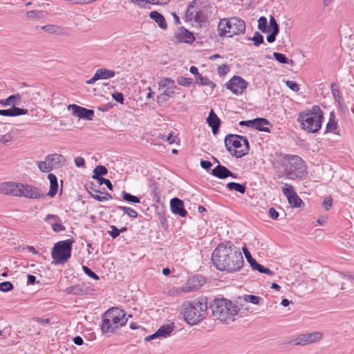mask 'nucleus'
I'll return each instance as SVG.
<instances>
[{"instance_id": "c85d7f7f", "label": "nucleus", "mask_w": 354, "mask_h": 354, "mask_svg": "<svg viewBox=\"0 0 354 354\" xmlns=\"http://www.w3.org/2000/svg\"><path fill=\"white\" fill-rule=\"evenodd\" d=\"M185 17L187 20L194 21L196 22L201 21V14L199 12L194 10V6L190 4L185 12Z\"/></svg>"}, {"instance_id": "9d476101", "label": "nucleus", "mask_w": 354, "mask_h": 354, "mask_svg": "<svg viewBox=\"0 0 354 354\" xmlns=\"http://www.w3.org/2000/svg\"><path fill=\"white\" fill-rule=\"evenodd\" d=\"M158 86L159 89L164 88V91L157 97L158 103L166 102L169 97H173L176 91L179 89L175 84L174 80L170 77H165L160 80Z\"/></svg>"}, {"instance_id": "3c124183", "label": "nucleus", "mask_w": 354, "mask_h": 354, "mask_svg": "<svg viewBox=\"0 0 354 354\" xmlns=\"http://www.w3.org/2000/svg\"><path fill=\"white\" fill-rule=\"evenodd\" d=\"M187 292L184 290V286L180 288H176L174 287L171 289H169L168 294L171 296H178L181 295V293Z\"/></svg>"}, {"instance_id": "aec40b11", "label": "nucleus", "mask_w": 354, "mask_h": 354, "mask_svg": "<svg viewBox=\"0 0 354 354\" xmlns=\"http://www.w3.org/2000/svg\"><path fill=\"white\" fill-rule=\"evenodd\" d=\"M170 208L171 212L182 217H185L187 214V212L184 207V203L178 198H173L170 201Z\"/></svg>"}, {"instance_id": "f257e3e1", "label": "nucleus", "mask_w": 354, "mask_h": 354, "mask_svg": "<svg viewBox=\"0 0 354 354\" xmlns=\"http://www.w3.org/2000/svg\"><path fill=\"white\" fill-rule=\"evenodd\" d=\"M212 262L220 271L234 272L243 267L244 259L239 248L227 241L219 243L214 250Z\"/></svg>"}, {"instance_id": "864d4df0", "label": "nucleus", "mask_w": 354, "mask_h": 354, "mask_svg": "<svg viewBox=\"0 0 354 354\" xmlns=\"http://www.w3.org/2000/svg\"><path fill=\"white\" fill-rule=\"evenodd\" d=\"M50 225L53 230L55 232H60L65 230V227L62 225V222L56 221L54 223H50Z\"/></svg>"}, {"instance_id": "412c9836", "label": "nucleus", "mask_w": 354, "mask_h": 354, "mask_svg": "<svg viewBox=\"0 0 354 354\" xmlns=\"http://www.w3.org/2000/svg\"><path fill=\"white\" fill-rule=\"evenodd\" d=\"M212 174L220 179H225L227 177L236 178V174L232 172L226 167L218 164L212 170Z\"/></svg>"}, {"instance_id": "1a4fd4ad", "label": "nucleus", "mask_w": 354, "mask_h": 354, "mask_svg": "<svg viewBox=\"0 0 354 354\" xmlns=\"http://www.w3.org/2000/svg\"><path fill=\"white\" fill-rule=\"evenodd\" d=\"M73 243V240L67 239L55 244L51 254L57 263H64L71 257Z\"/></svg>"}, {"instance_id": "e433bc0d", "label": "nucleus", "mask_w": 354, "mask_h": 354, "mask_svg": "<svg viewBox=\"0 0 354 354\" xmlns=\"http://www.w3.org/2000/svg\"><path fill=\"white\" fill-rule=\"evenodd\" d=\"M226 187L230 191H236L241 194L245 192L246 187L243 184H239L235 182H230L226 185Z\"/></svg>"}, {"instance_id": "6ab92c4d", "label": "nucleus", "mask_w": 354, "mask_h": 354, "mask_svg": "<svg viewBox=\"0 0 354 354\" xmlns=\"http://www.w3.org/2000/svg\"><path fill=\"white\" fill-rule=\"evenodd\" d=\"M174 323L163 325V326H160L156 333H154L153 334H152L151 335L146 337L145 340L149 341V340L153 339L156 337H166L171 334V333L174 330Z\"/></svg>"}, {"instance_id": "20e7f679", "label": "nucleus", "mask_w": 354, "mask_h": 354, "mask_svg": "<svg viewBox=\"0 0 354 354\" xmlns=\"http://www.w3.org/2000/svg\"><path fill=\"white\" fill-rule=\"evenodd\" d=\"M245 29L246 25L244 20L238 17H232L221 19L217 30L218 35L221 37H237V40L240 38L242 41L245 33Z\"/></svg>"}, {"instance_id": "f03ea898", "label": "nucleus", "mask_w": 354, "mask_h": 354, "mask_svg": "<svg viewBox=\"0 0 354 354\" xmlns=\"http://www.w3.org/2000/svg\"><path fill=\"white\" fill-rule=\"evenodd\" d=\"M207 310V301L201 297L192 301H185L181 306L180 314L189 325L197 324L205 317Z\"/></svg>"}, {"instance_id": "79ce46f5", "label": "nucleus", "mask_w": 354, "mask_h": 354, "mask_svg": "<svg viewBox=\"0 0 354 354\" xmlns=\"http://www.w3.org/2000/svg\"><path fill=\"white\" fill-rule=\"evenodd\" d=\"M330 89H331L333 97L334 100H335V102L340 103L341 94H340V91L339 90V88H338L337 84L335 82L331 83Z\"/></svg>"}, {"instance_id": "680f3d73", "label": "nucleus", "mask_w": 354, "mask_h": 354, "mask_svg": "<svg viewBox=\"0 0 354 354\" xmlns=\"http://www.w3.org/2000/svg\"><path fill=\"white\" fill-rule=\"evenodd\" d=\"M44 221L46 222H48L50 224L51 221H53L55 222L56 221H58V222H62V220L61 218L57 216V215H55V214H48L46 218H44Z\"/></svg>"}, {"instance_id": "052dcab7", "label": "nucleus", "mask_w": 354, "mask_h": 354, "mask_svg": "<svg viewBox=\"0 0 354 354\" xmlns=\"http://www.w3.org/2000/svg\"><path fill=\"white\" fill-rule=\"evenodd\" d=\"M230 71L229 66L227 64H222L217 68V72L219 75H224Z\"/></svg>"}, {"instance_id": "37998d69", "label": "nucleus", "mask_w": 354, "mask_h": 354, "mask_svg": "<svg viewBox=\"0 0 354 354\" xmlns=\"http://www.w3.org/2000/svg\"><path fill=\"white\" fill-rule=\"evenodd\" d=\"M37 165L38 168L41 172L48 173L52 171V167L49 165V162L45 158L44 161H37Z\"/></svg>"}, {"instance_id": "6e6552de", "label": "nucleus", "mask_w": 354, "mask_h": 354, "mask_svg": "<svg viewBox=\"0 0 354 354\" xmlns=\"http://www.w3.org/2000/svg\"><path fill=\"white\" fill-rule=\"evenodd\" d=\"M225 145L227 150L236 158L247 155L250 150L248 138L236 134L227 135L225 138Z\"/></svg>"}, {"instance_id": "0e129e2a", "label": "nucleus", "mask_w": 354, "mask_h": 354, "mask_svg": "<svg viewBox=\"0 0 354 354\" xmlns=\"http://www.w3.org/2000/svg\"><path fill=\"white\" fill-rule=\"evenodd\" d=\"M112 97L116 102L123 104L124 96L122 93L115 92L112 94Z\"/></svg>"}, {"instance_id": "0eeeda50", "label": "nucleus", "mask_w": 354, "mask_h": 354, "mask_svg": "<svg viewBox=\"0 0 354 354\" xmlns=\"http://www.w3.org/2000/svg\"><path fill=\"white\" fill-rule=\"evenodd\" d=\"M283 166L286 178L291 180L302 178L307 174L304 161L298 156L284 155Z\"/></svg>"}, {"instance_id": "bb28decb", "label": "nucleus", "mask_w": 354, "mask_h": 354, "mask_svg": "<svg viewBox=\"0 0 354 354\" xmlns=\"http://www.w3.org/2000/svg\"><path fill=\"white\" fill-rule=\"evenodd\" d=\"M65 292L73 295H84L88 293V289L84 284H76L66 288Z\"/></svg>"}, {"instance_id": "2eb2a0df", "label": "nucleus", "mask_w": 354, "mask_h": 354, "mask_svg": "<svg viewBox=\"0 0 354 354\" xmlns=\"http://www.w3.org/2000/svg\"><path fill=\"white\" fill-rule=\"evenodd\" d=\"M69 110H72L73 114L79 118H83L88 120L93 119L94 111L92 109H88L84 107L76 105L70 104L68 106Z\"/></svg>"}, {"instance_id": "774afa93", "label": "nucleus", "mask_w": 354, "mask_h": 354, "mask_svg": "<svg viewBox=\"0 0 354 354\" xmlns=\"http://www.w3.org/2000/svg\"><path fill=\"white\" fill-rule=\"evenodd\" d=\"M212 163L209 160H201V166L202 167V168L207 170V169H209L212 167Z\"/></svg>"}, {"instance_id": "f8f14e48", "label": "nucleus", "mask_w": 354, "mask_h": 354, "mask_svg": "<svg viewBox=\"0 0 354 354\" xmlns=\"http://www.w3.org/2000/svg\"><path fill=\"white\" fill-rule=\"evenodd\" d=\"M17 194L19 197L23 196L32 199L44 198L46 196L44 193L40 192L38 188L30 185L21 183L19 184L18 193Z\"/></svg>"}, {"instance_id": "a878e982", "label": "nucleus", "mask_w": 354, "mask_h": 354, "mask_svg": "<svg viewBox=\"0 0 354 354\" xmlns=\"http://www.w3.org/2000/svg\"><path fill=\"white\" fill-rule=\"evenodd\" d=\"M253 129L260 131H264L267 133L270 132L269 127L267 126H270L271 124L267 119L263 118H257L253 119Z\"/></svg>"}, {"instance_id": "c9c22d12", "label": "nucleus", "mask_w": 354, "mask_h": 354, "mask_svg": "<svg viewBox=\"0 0 354 354\" xmlns=\"http://www.w3.org/2000/svg\"><path fill=\"white\" fill-rule=\"evenodd\" d=\"M46 15V12L43 10H33L26 12V16L30 19H41Z\"/></svg>"}, {"instance_id": "a18cd8bd", "label": "nucleus", "mask_w": 354, "mask_h": 354, "mask_svg": "<svg viewBox=\"0 0 354 354\" xmlns=\"http://www.w3.org/2000/svg\"><path fill=\"white\" fill-rule=\"evenodd\" d=\"M159 138L162 139L164 141L167 142L170 145L176 143L177 140H179V139L176 136H173L172 133H170L168 136H165V135L160 133Z\"/></svg>"}, {"instance_id": "ddd939ff", "label": "nucleus", "mask_w": 354, "mask_h": 354, "mask_svg": "<svg viewBox=\"0 0 354 354\" xmlns=\"http://www.w3.org/2000/svg\"><path fill=\"white\" fill-rule=\"evenodd\" d=\"M225 86L234 94L241 95L246 89L248 82L241 77L234 75L225 84Z\"/></svg>"}, {"instance_id": "58836bf2", "label": "nucleus", "mask_w": 354, "mask_h": 354, "mask_svg": "<svg viewBox=\"0 0 354 354\" xmlns=\"http://www.w3.org/2000/svg\"><path fill=\"white\" fill-rule=\"evenodd\" d=\"M196 83L202 86H207L211 87L212 89L214 88L216 84L211 81L208 77L203 76L201 74L196 77Z\"/></svg>"}, {"instance_id": "c756f323", "label": "nucleus", "mask_w": 354, "mask_h": 354, "mask_svg": "<svg viewBox=\"0 0 354 354\" xmlns=\"http://www.w3.org/2000/svg\"><path fill=\"white\" fill-rule=\"evenodd\" d=\"M48 178L50 181V189L47 195L53 197L57 194L58 189L57 178L53 174H49Z\"/></svg>"}, {"instance_id": "a211bd4d", "label": "nucleus", "mask_w": 354, "mask_h": 354, "mask_svg": "<svg viewBox=\"0 0 354 354\" xmlns=\"http://www.w3.org/2000/svg\"><path fill=\"white\" fill-rule=\"evenodd\" d=\"M175 37L178 42L192 44L195 37L192 32L185 28L180 27L175 33Z\"/></svg>"}, {"instance_id": "473e14b6", "label": "nucleus", "mask_w": 354, "mask_h": 354, "mask_svg": "<svg viewBox=\"0 0 354 354\" xmlns=\"http://www.w3.org/2000/svg\"><path fill=\"white\" fill-rule=\"evenodd\" d=\"M252 41L254 44H261L263 42V35L259 32H255L253 37H248L244 35L243 37V40L241 41V43H244L245 41Z\"/></svg>"}, {"instance_id": "7c9ffc66", "label": "nucleus", "mask_w": 354, "mask_h": 354, "mask_svg": "<svg viewBox=\"0 0 354 354\" xmlns=\"http://www.w3.org/2000/svg\"><path fill=\"white\" fill-rule=\"evenodd\" d=\"M149 17L158 24L160 28L162 29H165L167 28V22L164 16L158 12L151 11L149 13Z\"/></svg>"}, {"instance_id": "4be33fe9", "label": "nucleus", "mask_w": 354, "mask_h": 354, "mask_svg": "<svg viewBox=\"0 0 354 354\" xmlns=\"http://www.w3.org/2000/svg\"><path fill=\"white\" fill-rule=\"evenodd\" d=\"M279 32V25L274 17L270 16L268 25V35L266 40L268 43H272L275 41L276 37Z\"/></svg>"}, {"instance_id": "69168bd1", "label": "nucleus", "mask_w": 354, "mask_h": 354, "mask_svg": "<svg viewBox=\"0 0 354 354\" xmlns=\"http://www.w3.org/2000/svg\"><path fill=\"white\" fill-rule=\"evenodd\" d=\"M150 1L152 5L165 6L169 3L170 0H150Z\"/></svg>"}, {"instance_id": "423d86ee", "label": "nucleus", "mask_w": 354, "mask_h": 354, "mask_svg": "<svg viewBox=\"0 0 354 354\" xmlns=\"http://www.w3.org/2000/svg\"><path fill=\"white\" fill-rule=\"evenodd\" d=\"M323 118L321 109L318 106H313L310 111L300 113L297 120L304 130L309 133H317L321 129Z\"/></svg>"}, {"instance_id": "c03bdc74", "label": "nucleus", "mask_w": 354, "mask_h": 354, "mask_svg": "<svg viewBox=\"0 0 354 354\" xmlns=\"http://www.w3.org/2000/svg\"><path fill=\"white\" fill-rule=\"evenodd\" d=\"M273 56L274 59L281 64H288L289 62L292 63V60H289L285 55L280 53H274Z\"/></svg>"}, {"instance_id": "8fccbe9b", "label": "nucleus", "mask_w": 354, "mask_h": 354, "mask_svg": "<svg viewBox=\"0 0 354 354\" xmlns=\"http://www.w3.org/2000/svg\"><path fill=\"white\" fill-rule=\"evenodd\" d=\"M338 127L337 122L331 117L329 119L328 122L326 124V131H334L335 129H337Z\"/></svg>"}, {"instance_id": "b1692460", "label": "nucleus", "mask_w": 354, "mask_h": 354, "mask_svg": "<svg viewBox=\"0 0 354 354\" xmlns=\"http://www.w3.org/2000/svg\"><path fill=\"white\" fill-rule=\"evenodd\" d=\"M45 158L49 162V165L52 167V169L61 167L65 161L64 157L58 153L49 154Z\"/></svg>"}, {"instance_id": "7ed1b4c3", "label": "nucleus", "mask_w": 354, "mask_h": 354, "mask_svg": "<svg viewBox=\"0 0 354 354\" xmlns=\"http://www.w3.org/2000/svg\"><path fill=\"white\" fill-rule=\"evenodd\" d=\"M212 315L221 322H233L240 310L239 307L225 298H216L209 305Z\"/></svg>"}, {"instance_id": "09e8293b", "label": "nucleus", "mask_w": 354, "mask_h": 354, "mask_svg": "<svg viewBox=\"0 0 354 354\" xmlns=\"http://www.w3.org/2000/svg\"><path fill=\"white\" fill-rule=\"evenodd\" d=\"M178 84L184 86H189L193 83V80L189 77H179L177 79Z\"/></svg>"}, {"instance_id": "f3484780", "label": "nucleus", "mask_w": 354, "mask_h": 354, "mask_svg": "<svg viewBox=\"0 0 354 354\" xmlns=\"http://www.w3.org/2000/svg\"><path fill=\"white\" fill-rule=\"evenodd\" d=\"M243 252L245 253V258L250 266L254 270H257L260 273H264L268 275H272L273 272L268 268L263 267V266L259 264L254 258H252L251 254L248 249L244 247L243 248Z\"/></svg>"}, {"instance_id": "13d9d810", "label": "nucleus", "mask_w": 354, "mask_h": 354, "mask_svg": "<svg viewBox=\"0 0 354 354\" xmlns=\"http://www.w3.org/2000/svg\"><path fill=\"white\" fill-rule=\"evenodd\" d=\"M332 205L333 198L330 196L326 197L322 203V205L326 211L330 209Z\"/></svg>"}, {"instance_id": "4468645a", "label": "nucleus", "mask_w": 354, "mask_h": 354, "mask_svg": "<svg viewBox=\"0 0 354 354\" xmlns=\"http://www.w3.org/2000/svg\"><path fill=\"white\" fill-rule=\"evenodd\" d=\"M282 192L287 197L289 204L292 207L304 206V203L295 192L292 185L285 184V186L282 188Z\"/></svg>"}, {"instance_id": "5fc2aeb1", "label": "nucleus", "mask_w": 354, "mask_h": 354, "mask_svg": "<svg viewBox=\"0 0 354 354\" xmlns=\"http://www.w3.org/2000/svg\"><path fill=\"white\" fill-rule=\"evenodd\" d=\"M286 85L294 92L299 91V85L296 82L287 80L286 81Z\"/></svg>"}, {"instance_id": "e2e57ef3", "label": "nucleus", "mask_w": 354, "mask_h": 354, "mask_svg": "<svg viewBox=\"0 0 354 354\" xmlns=\"http://www.w3.org/2000/svg\"><path fill=\"white\" fill-rule=\"evenodd\" d=\"M110 227L111 230L109 231L108 233L112 238H117L120 235L119 229H118L115 225H111Z\"/></svg>"}, {"instance_id": "49530a36", "label": "nucleus", "mask_w": 354, "mask_h": 354, "mask_svg": "<svg viewBox=\"0 0 354 354\" xmlns=\"http://www.w3.org/2000/svg\"><path fill=\"white\" fill-rule=\"evenodd\" d=\"M243 298L245 302L251 303L253 304H258L261 299L259 297L252 295H243Z\"/></svg>"}, {"instance_id": "dca6fc26", "label": "nucleus", "mask_w": 354, "mask_h": 354, "mask_svg": "<svg viewBox=\"0 0 354 354\" xmlns=\"http://www.w3.org/2000/svg\"><path fill=\"white\" fill-rule=\"evenodd\" d=\"M205 278L201 275L196 274L191 277L184 286V290L187 292H193L198 290L205 283Z\"/></svg>"}, {"instance_id": "393cba45", "label": "nucleus", "mask_w": 354, "mask_h": 354, "mask_svg": "<svg viewBox=\"0 0 354 354\" xmlns=\"http://www.w3.org/2000/svg\"><path fill=\"white\" fill-rule=\"evenodd\" d=\"M207 122L208 123L209 126L212 128V133L214 135L217 134L221 124V120L217 116V115L214 112L213 110L210 111L209 115L207 118Z\"/></svg>"}, {"instance_id": "de8ad7c7", "label": "nucleus", "mask_w": 354, "mask_h": 354, "mask_svg": "<svg viewBox=\"0 0 354 354\" xmlns=\"http://www.w3.org/2000/svg\"><path fill=\"white\" fill-rule=\"evenodd\" d=\"M13 288L14 286L10 281H3L0 283V291L3 292L11 291Z\"/></svg>"}, {"instance_id": "f704fd0d", "label": "nucleus", "mask_w": 354, "mask_h": 354, "mask_svg": "<svg viewBox=\"0 0 354 354\" xmlns=\"http://www.w3.org/2000/svg\"><path fill=\"white\" fill-rule=\"evenodd\" d=\"M95 74L97 75L98 80L109 79L114 77L115 72L113 71L103 68L97 69L95 72Z\"/></svg>"}, {"instance_id": "39448f33", "label": "nucleus", "mask_w": 354, "mask_h": 354, "mask_svg": "<svg viewBox=\"0 0 354 354\" xmlns=\"http://www.w3.org/2000/svg\"><path fill=\"white\" fill-rule=\"evenodd\" d=\"M127 322L126 313L119 308H109L102 317L101 329L103 333L114 334L115 330Z\"/></svg>"}, {"instance_id": "cd10ccee", "label": "nucleus", "mask_w": 354, "mask_h": 354, "mask_svg": "<svg viewBox=\"0 0 354 354\" xmlns=\"http://www.w3.org/2000/svg\"><path fill=\"white\" fill-rule=\"evenodd\" d=\"M28 113V110L25 109H21L16 106H12L8 109H0V115L3 116H18L25 115Z\"/></svg>"}, {"instance_id": "a19ab883", "label": "nucleus", "mask_w": 354, "mask_h": 354, "mask_svg": "<svg viewBox=\"0 0 354 354\" xmlns=\"http://www.w3.org/2000/svg\"><path fill=\"white\" fill-rule=\"evenodd\" d=\"M258 28L264 33L268 34V26L267 18L262 16L258 19Z\"/></svg>"}, {"instance_id": "338daca9", "label": "nucleus", "mask_w": 354, "mask_h": 354, "mask_svg": "<svg viewBox=\"0 0 354 354\" xmlns=\"http://www.w3.org/2000/svg\"><path fill=\"white\" fill-rule=\"evenodd\" d=\"M127 212H126V214H127L129 217L131 218H137L138 217V212L136 211H135L134 209H133L131 207H127V209H126Z\"/></svg>"}, {"instance_id": "ea45409f", "label": "nucleus", "mask_w": 354, "mask_h": 354, "mask_svg": "<svg viewBox=\"0 0 354 354\" xmlns=\"http://www.w3.org/2000/svg\"><path fill=\"white\" fill-rule=\"evenodd\" d=\"M121 196H122L123 200H124L127 202L133 203H140V199L139 197H138L136 196H133L129 193H127L125 191L122 192Z\"/></svg>"}, {"instance_id": "603ef678", "label": "nucleus", "mask_w": 354, "mask_h": 354, "mask_svg": "<svg viewBox=\"0 0 354 354\" xmlns=\"http://www.w3.org/2000/svg\"><path fill=\"white\" fill-rule=\"evenodd\" d=\"M130 2L142 8H147V4H151L150 0H130Z\"/></svg>"}, {"instance_id": "72a5a7b5", "label": "nucleus", "mask_w": 354, "mask_h": 354, "mask_svg": "<svg viewBox=\"0 0 354 354\" xmlns=\"http://www.w3.org/2000/svg\"><path fill=\"white\" fill-rule=\"evenodd\" d=\"M21 99V96L19 94L12 95L9 96L5 100H2L0 101V104L3 106H15V105L17 104L19 101Z\"/></svg>"}, {"instance_id": "9b49d317", "label": "nucleus", "mask_w": 354, "mask_h": 354, "mask_svg": "<svg viewBox=\"0 0 354 354\" xmlns=\"http://www.w3.org/2000/svg\"><path fill=\"white\" fill-rule=\"evenodd\" d=\"M322 336L320 332L304 333L289 337L287 343L292 344L295 346L306 345L320 340Z\"/></svg>"}, {"instance_id": "6e6d98bb", "label": "nucleus", "mask_w": 354, "mask_h": 354, "mask_svg": "<svg viewBox=\"0 0 354 354\" xmlns=\"http://www.w3.org/2000/svg\"><path fill=\"white\" fill-rule=\"evenodd\" d=\"M82 269H83V271L84 272V273L86 275H88L89 277H91L93 279H95V280L99 279V277L93 271H92L88 267H87L86 266H83Z\"/></svg>"}, {"instance_id": "2f4dec72", "label": "nucleus", "mask_w": 354, "mask_h": 354, "mask_svg": "<svg viewBox=\"0 0 354 354\" xmlns=\"http://www.w3.org/2000/svg\"><path fill=\"white\" fill-rule=\"evenodd\" d=\"M41 29L50 34L60 35L65 33V29L64 28L53 24L44 26L41 27Z\"/></svg>"}, {"instance_id": "5701e85b", "label": "nucleus", "mask_w": 354, "mask_h": 354, "mask_svg": "<svg viewBox=\"0 0 354 354\" xmlns=\"http://www.w3.org/2000/svg\"><path fill=\"white\" fill-rule=\"evenodd\" d=\"M19 184L13 182L0 183V193L17 196Z\"/></svg>"}, {"instance_id": "4d7b16f0", "label": "nucleus", "mask_w": 354, "mask_h": 354, "mask_svg": "<svg viewBox=\"0 0 354 354\" xmlns=\"http://www.w3.org/2000/svg\"><path fill=\"white\" fill-rule=\"evenodd\" d=\"M97 182H98V184L100 185H106L107 188L109 189V190H112L113 189V185L111 183V182L109 180V179H106V178H100L97 180Z\"/></svg>"}, {"instance_id": "bf43d9fd", "label": "nucleus", "mask_w": 354, "mask_h": 354, "mask_svg": "<svg viewBox=\"0 0 354 354\" xmlns=\"http://www.w3.org/2000/svg\"><path fill=\"white\" fill-rule=\"evenodd\" d=\"M93 198L99 202H103V201H106L109 199H111L112 196L110 194H109L108 192H106L104 194V196H100V195H93Z\"/></svg>"}, {"instance_id": "4c0bfd02", "label": "nucleus", "mask_w": 354, "mask_h": 354, "mask_svg": "<svg viewBox=\"0 0 354 354\" xmlns=\"http://www.w3.org/2000/svg\"><path fill=\"white\" fill-rule=\"evenodd\" d=\"M107 173L108 169L105 166L97 165L93 169V175L92 178L97 180L99 178H102V176L106 175Z\"/></svg>"}]
</instances>
